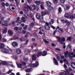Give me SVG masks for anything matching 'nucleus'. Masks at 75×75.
<instances>
[{
	"instance_id": "5fc2aeb1",
	"label": "nucleus",
	"mask_w": 75,
	"mask_h": 75,
	"mask_svg": "<svg viewBox=\"0 0 75 75\" xmlns=\"http://www.w3.org/2000/svg\"><path fill=\"white\" fill-rule=\"evenodd\" d=\"M55 50L56 51H58L59 52H60L61 51V50L60 49L58 48H56L55 49Z\"/></svg>"
},
{
	"instance_id": "c9c22d12",
	"label": "nucleus",
	"mask_w": 75,
	"mask_h": 75,
	"mask_svg": "<svg viewBox=\"0 0 75 75\" xmlns=\"http://www.w3.org/2000/svg\"><path fill=\"white\" fill-rule=\"evenodd\" d=\"M1 5H2V6L5 8V4L4 2H2L1 3Z\"/></svg>"
},
{
	"instance_id": "a18cd8bd",
	"label": "nucleus",
	"mask_w": 75,
	"mask_h": 75,
	"mask_svg": "<svg viewBox=\"0 0 75 75\" xmlns=\"http://www.w3.org/2000/svg\"><path fill=\"white\" fill-rule=\"evenodd\" d=\"M14 1L16 2V4L17 6H18L19 5V3L18 1V0H14Z\"/></svg>"
},
{
	"instance_id": "09e8293b",
	"label": "nucleus",
	"mask_w": 75,
	"mask_h": 75,
	"mask_svg": "<svg viewBox=\"0 0 75 75\" xmlns=\"http://www.w3.org/2000/svg\"><path fill=\"white\" fill-rule=\"evenodd\" d=\"M2 41L3 42H6L7 40L6 39L3 38L2 39Z\"/></svg>"
},
{
	"instance_id": "58836bf2",
	"label": "nucleus",
	"mask_w": 75,
	"mask_h": 75,
	"mask_svg": "<svg viewBox=\"0 0 75 75\" xmlns=\"http://www.w3.org/2000/svg\"><path fill=\"white\" fill-rule=\"evenodd\" d=\"M53 3L55 5H56L57 3V0H53Z\"/></svg>"
},
{
	"instance_id": "b1692460",
	"label": "nucleus",
	"mask_w": 75,
	"mask_h": 75,
	"mask_svg": "<svg viewBox=\"0 0 75 75\" xmlns=\"http://www.w3.org/2000/svg\"><path fill=\"white\" fill-rule=\"evenodd\" d=\"M7 32V28H5L3 30V33L4 34H6Z\"/></svg>"
},
{
	"instance_id": "f3484780",
	"label": "nucleus",
	"mask_w": 75,
	"mask_h": 75,
	"mask_svg": "<svg viewBox=\"0 0 75 75\" xmlns=\"http://www.w3.org/2000/svg\"><path fill=\"white\" fill-rule=\"evenodd\" d=\"M48 8H47L48 10L49 11H52L54 10V8L52 6H48Z\"/></svg>"
},
{
	"instance_id": "393cba45",
	"label": "nucleus",
	"mask_w": 75,
	"mask_h": 75,
	"mask_svg": "<svg viewBox=\"0 0 75 75\" xmlns=\"http://www.w3.org/2000/svg\"><path fill=\"white\" fill-rule=\"evenodd\" d=\"M56 38L57 39H58V40H57V41H58V42H59V43H61V38H60V37H59L58 36H57L56 37Z\"/></svg>"
},
{
	"instance_id": "412c9836",
	"label": "nucleus",
	"mask_w": 75,
	"mask_h": 75,
	"mask_svg": "<svg viewBox=\"0 0 75 75\" xmlns=\"http://www.w3.org/2000/svg\"><path fill=\"white\" fill-rule=\"evenodd\" d=\"M63 72L64 74V75H69L70 74V73L68 71H64Z\"/></svg>"
},
{
	"instance_id": "72a5a7b5",
	"label": "nucleus",
	"mask_w": 75,
	"mask_h": 75,
	"mask_svg": "<svg viewBox=\"0 0 75 75\" xmlns=\"http://www.w3.org/2000/svg\"><path fill=\"white\" fill-rule=\"evenodd\" d=\"M34 16V15H33V14L32 13H29V17H30V18H32Z\"/></svg>"
},
{
	"instance_id": "cd10ccee",
	"label": "nucleus",
	"mask_w": 75,
	"mask_h": 75,
	"mask_svg": "<svg viewBox=\"0 0 75 75\" xmlns=\"http://www.w3.org/2000/svg\"><path fill=\"white\" fill-rule=\"evenodd\" d=\"M22 66H23V64H21L20 63L17 64V67L20 68H22Z\"/></svg>"
},
{
	"instance_id": "1a4fd4ad",
	"label": "nucleus",
	"mask_w": 75,
	"mask_h": 75,
	"mask_svg": "<svg viewBox=\"0 0 75 75\" xmlns=\"http://www.w3.org/2000/svg\"><path fill=\"white\" fill-rule=\"evenodd\" d=\"M42 56H45L47 55V52L46 51H44L41 52Z\"/></svg>"
},
{
	"instance_id": "a19ab883",
	"label": "nucleus",
	"mask_w": 75,
	"mask_h": 75,
	"mask_svg": "<svg viewBox=\"0 0 75 75\" xmlns=\"http://www.w3.org/2000/svg\"><path fill=\"white\" fill-rule=\"evenodd\" d=\"M16 22L17 23H19L20 24H21L22 23V21H21L20 20H16Z\"/></svg>"
},
{
	"instance_id": "2eb2a0df",
	"label": "nucleus",
	"mask_w": 75,
	"mask_h": 75,
	"mask_svg": "<svg viewBox=\"0 0 75 75\" xmlns=\"http://www.w3.org/2000/svg\"><path fill=\"white\" fill-rule=\"evenodd\" d=\"M41 3H42L41 4V5H40V8H41V9H44V4L45 3L44 2H41Z\"/></svg>"
},
{
	"instance_id": "c756f323",
	"label": "nucleus",
	"mask_w": 75,
	"mask_h": 75,
	"mask_svg": "<svg viewBox=\"0 0 75 75\" xmlns=\"http://www.w3.org/2000/svg\"><path fill=\"white\" fill-rule=\"evenodd\" d=\"M4 44L2 43H0V48L2 49L3 48H4Z\"/></svg>"
},
{
	"instance_id": "e433bc0d",
	"label": "nucleus",
	"mask_w": 75,
	"mask_h": 75,
	"mask_svg": "<svg viewBox=\"0 0 75 75\" xmlns=\"http://www.w3.org/2000/svg\"><path fill=\"white\" fill-rule=\"evenodd\" d=\"M23 60H24V61L26 62L28 61V58H26L25 57H24V58H23Z\"/></svg>"
},
{
	"instance_id": "473e14b6",
	"label": "nucleus",
	"mask_w": 75,
	"mask_h": 75,
	"mask_svg": "<svg viewBox=\"0 0 75 75\" xmlns=\"http://www.w3.org/2000/svg\"><path fill=\"white\" fill-rule=\"evenodd\" d=\"M24 40L25 39H24V38H23L22 37H20V41L21 42H23L24 41Z\"/></svg>"
},
{
	"instance_id": "a878e982",
	"label": "nucleus",
	"mask_w": 75,
	"mask_h": 75,
	"mask_svg": "<svg viewBox=\"0 0 75 75\" xmlns=\"http://www.w3.org/2000/svg\"><path fill=\"white\" fill-rule=\"evenodd\" d=\"M64 17L66 18H68L69 17V14L68 13H65V15H64Z\"/></svg>"
},
{
	"instance_id": "f704fd0d",
	"label": "nucleus",
	"mask_w": 75,
	"mask_h": 75,
	"mask_svg": "<svg viewBox=\"0 0 75 75\" xmlns=\"http://www.w3.org/2000/svg\"><path fill=\"white\" fill-rule=\"evenodd\" d=\"M71 23L70 21H68L67 22H66V25L67 26H69L70 25Z\"/></svg>"
},
{
	"instance_id": "37998d69",
	"label": "nucleus",
	"mask_w": 75,
	"mask_h": 75,
	"mask_svg": "<svg viewBox=\"0 0 75 75\" xmlns=\"http://www.w3.org/2000/svg\"><path fill=\"white\" fill-rule=\"evenodd\" d=\"M44 42H45V44H48L49 43V41L45 40V39L44 40Z\"/></svg>"
},
{
	"instance_id": "39448f33",
	"label": "nucleus",
	"mask_w": 75,
	"mask_h": 75,
	"mask_svg": "<svg viewBox=\"0 0 75 75\" xmlns=\"http://www.w3.org/2000/svg\"><path fill=\"white\" fill-rule=\"evenodd\" d=\"M2 52L4 53H9V52L8 51V50L6 49V48H4L2 49L1 50Z\"/></svg>"
},
{
	"instance_id": "4468645a",
	"label": "nucleus",
	"mask_w": 75,
	"mask_h": 75,
	"mask_svg": "<svg viewBox=\"0 0 75 75\" xmlns=\"http://www.w3.org/2000/svg\"><path fill=\"white\" fill-rule=\"evenodd\" d=\"M61 44L62 45L63 44V43L65 41V38H62V39H61Z\"/></svg>"
},
{
	"instance_id": "4d7b16f0",
	"label": "nucleus",
	"mask_w": 75,
	"mask_h": 75,
	"mask_svg": "<svg viewBox=\"0 0 75 75\" xmlns=\"http://www.w3.org/2000/svg\"><path fill=\"white\" fill-rule=\"evenodd\" d=\"M28 26L27 25H25V26L23 28V29L25 30H26Z\"/></svg>"
},
{
	"instance_id": "9d476101",
	"label": "nucleus",
	"mask_w": 75,
	"mask_h": 75,
	"mask_svg": "<svg viewBox=\"0 0 75 75\" xmlns=\"http://www.w3.org/2000/svg\"><path fill=\"white\" fill-rule=\"evenodd\" d=\"M37 56L35 54H34L32 56V59L33 61H36L37 59Z\"/></svg>"
},
{
	"instance_id": "338daca9",
	"label": "nucleus",
	"mask_w": 75,
	"mask_h": 75,
	"mask_svg": "<svg viewBox=\"0 0 75 75\" xmlns=\"http://www.w3.org/2000/svg\"><path fill=\"white\" fill-rule=\"evenodd\" d=\"M51 27L53 29V30H55V27L54 26H53L52 25H51Z\"/></svg>"
},
{
	"instance_id": "e2e57ef3",
	"label": "nucleus",
	"mask_w": 75,
	"mask_h": 75,
	"mask_svg": "<svg viewBox=\"0 0 75 75\" xmlns=\"http://www.w3.org/2000/svg\"><path fill=\"white\" fill-rule=\"evenodd\" d=\"M57 61H59L60 59H59V56L58 55H57Z\"/></svg>"
},
{
	"instance_id": "6e6552de",
	"label": "nucleus",
	"mask_w": 75,
	"mask_h": 75,
	"mask_svg": "<svg viewBox=\"0 0 75 75\" xmlns=\"http://www.w3.org/2000/svg\"><path fill=\"white\" fill-rule=\"evenodd\" d=\"M16 52L17 54H20L21 53V50L20 49H17Z\"/></svg>"
},
{
	"instance_id": "13d9d810",
	"label": "nucleus",
	"mask_w": 75,
	"mask_h": 75,
	"mask_svg": "<svg viewBox=\"0 0 75 75\" xmlns=\"http://www.w3.org/2000/svg\"><path fill=\"white\" fill-rule=\"evenodd\" d=\"M14 30L16 31H17L18 30V27H16L14 28Z\"/></svg>"
},
{
	"instance_id": "9b49d317",
	"label": "nucleus",
	"mask_w": 75,
	"mask_h": 75,
	"mask_svg": "<svg viewBox=\"0 0 75 75\" xmlns=\"http://www.w3.org/2000/svg\"><path fill=\"white\" fill-rule=\"evenodd\" d=\"M8 34L9 35L12 36L13 35V32L11 30H9L8 31Z\"/></svg>"
},
{
	"instance_id": "a211bd4d",
	"label": "nucleus",
	"mask_w": 75,
	"mask_h": 75,
	"mask_svg": "<svg viewBox=\"0 0 75 75\" xmlns=\"http://www.w3.org/2000/svg\"><path fill=\"white\" fill-rule=\"evenodd\" d=\"M53 61L54 62V64H55L56 65H58V62H57V60L55 58V57H53Z\"/></svg>"
},
{
	"instance_id": "bb28decb",
	"label": "nucleus",
	"mask_w": 75,
	"mask_h": 75,
	"mask_svg": "<svg viewBox=\"0 0 75 75\" xmlns=\"http://www.w3.org/2000/svg\"><path fill=\"white\" fill-rule=\"evenodd\" d=\"M59 13H61V12H62V9L61 7H59V8L58 9Z\"/></svg>"
},
{
	"instance_id": "052dcab7",
	"label": "nucleus",
	"mask_w": 75,
	"mask_h": 75,
	"mask_svg": "<svg viewBox=\"0 0 75 75\" xmlns=\"http://www.w3.org/2000/svg\"><path fill=\"white\" fill-rule=\"evenodd\" d=\"M13 58L15 60H16L18 59V57L17 56H14Z\"/></svg>"
},
{
	"instance_id": "dca6fc26",
	"label": "nucleus",
	"mask_w": 75,
	"mask_h": 75,
	"mask_svg": "<svg viewBox=\"0 0 75 75\" xmlns=\"http://www.w3.org/2000/svg\"><path fill=\"white\" fill-rule=\"evenodd\" d=\"M59 33H63L64 31V30L62 28H59V29L58 30V31Z\"/></svg>"
},
{
	"instance_id": "7ed1b4c3",
	"label": "nucleus",
	"mask_w": 75,
	"mask_h": 75,
	"mask_svg": "<svg viewBox=\"0 0 75 75\" xmlns=\"http://www.w3.org/2000/svg\"><path fill=\"white\" fill-rule=\"evenodd\" d=\"M39 65V62H35V64H31L30 67L31 68L34 67H38Z\"/></svg>"
},
{
	"instance_id": "c85d7f7f",
	"label": "nucleus",
	"mask_w": 75,
	"mask_h": 75,
	"mask_svg": "<svg viewBox=\"0 0 75 75\" xmlns=\"http://www.w3.org/2000/svg\"><path fill=\"white\" fill-rule=\"evenodd\" d=\"M37 6H35L34 5H32V8L33 10H35V8Z\"/></svg>"
},
{
	"instance_id": "f257e3e1",
	"label": "nucleus",
	"mask_w": 75,
	"mask_h": 75,
	"mask_svg": "<svg viewBox=\"0 0 75 75\" xmlns=\"http://www.w3.org/2000/svg\"><path fill=\"white\" fill-rule=\"evenodd\" d=\"M24 5V10L25 12H27L28 10H31V8L26 3H25L23 4Z\"/></svg>"
},
{
	"instance_id": "ea45409f",
	"label": "nucleus",
	"mask_w": 75,
	"mask_h": 75,
	"mask_svg": "<svg viewBox=\"0 0 75 75\" xmlns=\"http://www.w3.org/2000/svg\"><path fill=\"white\" fill-rule=\"evenodd\" d=\"M69 18H70L71 20H73L74 18V17L73 15H70L69 17Z\"/></svg>"
},
{
	"instance_id": "0eeeda50",
	"label": "nucleus",
	"mask_w": 75,
	"mask_h": 75,
	"mask_svg": "<svg viewBox=\"0 0 75 75\" xmlns=\"http://www.w3.org/2000/svg\"><path fill=\"white\" fill-rule=\"evenodd\" d=\"M37 57H41V56H42V54L41 53V51H39L37 54H36V55Z\"/></svg>"
},
{
	"instance_id": "7c9ffc66",
	"label": "nucleus",
	"mask_w": 75,
	"mask_h": 75,
	"mask_svg": "<svg viewBox=\"0 0 75 75\" xmlns=\"http://www.w3.org/2000/svg\"><path fill=\"white\" fill-rule=\"evenodd\" d=\"M31 71V69L30 68L27 69L25 70V71H26V72L27 73H29L30 72V71Z\"/></svg>"
},
{
	"instance_id": "423d86ee",
	"label": "nucleus",
	"mask_w": 75,
	"mask_h": 75,
	"mask_svg": "<svg viewBox=\"0 0 75 75\" xmlns=\"http://www.w3.org/2000/svg\"><path fill=\"white\" fill-rule=\"evenodd\" d=\"M12 46L15 47H17L18 46V44L16 42H13L11 44Z\"/></svg>"
},
{
	"instance_id": "de8ad7c7",
	"label": "nucleus",
	"mask_w": 75,
	"mask_h": 75,
	"mask_svg": "<svg viewBox=\"0 0 75 75\" xmlns=\"http://www.w3.org/2000/svg\"><path fill=\"white\" fill-rule=\"evenodd\" d=\"M2 25H3L4 26H8V24L7 23H5L4 24V23L2 24Z\"/></svg>"
},
{
	"instance_id": "6e6d98bb",
	"label": "nucleus",
	"mask_w": 75,
	"mask_h": 75,
	"mask_svg": "<svg viewBox=\"0 0 75 75\" xmlns=\"http://www.w3.org/2000/svg\"><path fill=\"white\" fill-rule=\"evenodd\" d=\"M41 35L42 36V37H46L45 33H42V35Z\"/></svg>"
},
{
	"instance_id": "5701e85b",
	"label": "nucleus",
	"mask_w": 75,
	"mask_h": 75,
	"mask_svg": "<svg viewBox=\"0 0 75 75\" xmlns=\"http://www.w3.org/2000/svg\"><path fill=\"white\" fill-rule=\"evenodd\" d=\"M72 40V37L71 36H69L67 37L66 40L67 41H71Z\"/></svg>"
},
{
	"instance_id": "aec40b11",
	"label": "nucleus",
	"mask_w": 75,
	"mask_h": 75,
	"mask_svg": "<svg viewBox=\"0 0 75 75\" xmlns=\"http://www.w3.org/2000/svg\"><path fill=\"white\" fill-rule=\"evenodd\" d=\"M68 21V20H64V19H61V21L62 22V23L64 24L65 23H67V21Z\"/></svg>"
},
{
	"instance_id": "680f3d73",
	"label": "nucleus",
	"mask_w": 75,
	"mask_h": 75,
	"mask_svg": "<svg viewBox=\"0 0 75 75\" xmlns=\"http://www.w3.org/2000/svg\"><path fill=\"white\" fill-rule=\"evenodd\" d=\"M31 27H33L34 25V24L33 23H31L30 25Z\"/></svg>"
},
{
	"instance_id": "ddd939ff",
	"label": "nucleus",
	"mask_w": 75,
	"mask_h": 75,
	"mask_svg": "<svg viewBox=\"0 0 75 75\" xmlns=\"http://www.w3.org/2000/svg\"><path fill=\"white\" fill-rule=\"evenodd\" d=\"M46 3L47 6L48 7L51 6V5H52V3H51V2L50 1H47Z\"/></svg>"
},
{
	"instance_id": "0e129e2a",
	"label": "nucleus",
	"mask_w": 75,
	"mask_h": 75,
	"mask_svg": "<svg viewBox=\"0 0 75 75\" xmlns=\"http://www.w3.org/2000/svg\"><path fill=\"white\" fill-rule=\"evenodd\" d=\"M69 58L70 59H72L73 58V57L72 56H71L70 55H69Z\"/></svg>"
},
{
	"instance_id": "f8f14e48",
	"label": "nucleus",
	"mask_w": 75,
	"mask_h": 75,
	"mask_svg": "<svg viewBox=\"0 0 75 75\" xmlns=\"http://www.w3.org/2000/svg\"><path fill=\"white\" fill-rule=\"evenodd\" d=\"M40 30V31H41L42 32H46V31H45V28H43L40 27L38 28Z\"/></svg>"
},
{
	"instance_id": "774afa93",
	"label": "nucleus",
	"mask_w": 75,
	"mask_h": 75,
	"mask_svg": "<svg viewBox=\"0 0 75 75\" xmlns=\"http://www.w3.org/2000/svg\"><path fill=\"white\" fill-rule=\"evenodd\" d=\"M43 33H42V32L41 31H39V34L40 35H42Z\"/></svg>"
},
{
	"instance_id": "6ab92c4d",
	"label": "nucleus",
	"mask_w": 75,
	"mask_h": 75,
	"mask_svg": "<svg viewBox=\"0 0 75 75\" xmlns=\"http://www.w3.org/2000/svg\"><path fill=\"white\" fill-rule=\"evenodd\" d=\"M13 39L14 40H18L19 37L17 35H14L13 36Z\"/></svg>"
},
{
	"instance_id": "f03ea898",
	"label": "nucleus",
	"mask_w": 75,
	"mask_h": 75,
	"mask_svg": "<svg viewBox=\"0 0 75 75\" xmlns=\"http://www.w3.org/2000/svg\"><path fill=\"white\" fill-rule=\"evenodd\" d=\"M36 17L37 19L40 20V21H43V16L40 15L39 13H36Z\"/></svg>"
},
{
	"instance_id": "3c124183",
	"label": "nucleus",
	"mask_w": 75,
	"mask_h": 75,
	"mask_svg": "<svg viewBox=\"0 0 75 75\" xmlns=\"http://www.w3.org/2000/svg\"><path fill=\"white\" fill-rule=\"evenodd\" d=\"M65 0H60V1L61 3L64 4V3L65 2Z\"/></svg>"
},
{
	"instance_id": "69168bd1",
	"label": "nucleus",
	"mask_w": 75,
	"mask_h": 75,
	"mask_svg": "<svg viewBox=\"0 0 75 75\" xmlns=\"http://www.w3.org/2000/svg\"><path fill=\"white\" fill-rule=\"evenodd\" d=\"M9 5V4L8 2H6L5 4V5L6 6H8V5Z\"/></svg>"
},
{
	"instance_id": "8fccbe9b",
	"label": "nucleus",
	"mask_w": 75,
	"mask_h": 75,
	"mask_svg": "<svg viewBox=\"0 0 75 75\" xmlns=\"http://www.w3.org/2000/svg\"><path fill=\"white\" fill-rule=\"evenodd\" d=\"M1 64L3 65H6L7 64V63L5 62H1Z\"/></svg>"
},
{
	"instance_id": "2f4dec72",
	"label": "nucleus",
	"mask_w": 75,
	"mask_h": 75,
	"mask_svg": "<svg viewBox=\"0 0 75 75\" xmlns=\"http://www.w3.org/2000/svg\"><path fill=\"white\" fill-rule=\"evenodd\" d=\"M44 27L45 28V29L47 30H49L50 29V26H45Z\"/></svg>"
},
{
	"instance_id": "c03bdc74",
	"label": "nucleus",
	"mask_w": 75,
	"mask_h": 75,
	"mask_svg": "<svg viewBox=\"0 0 75 75\" xmlns=\"http://www.w3.org/2000/svg\"><path fill=\"white\" fill-rule=\"evenodd\" d=\"M50 24H49L47 22H45V26H50Z\"/></svg>"
},
{
	"instance_id": "bf43d9fd",
	"label": "nucleus",
	"mask_w": 75,
	"mask_h": 75,
	"mask_svg": "<svg viewBox=\"0 0 75 75\" xmlns=\"http://www.w3.org/2000/svg\"><path fill=\"white\" fill-rule=\"evenodd\" d=\"M35 9L37 10V11H38L39 10V6H37V7H36L35 8Z\"/></svg>"
},
{
	"instance_id": "4c0bfd02",
	"label": "nucleus",
	"mask_w": 75,
	"mask_h": 75,
	"mask_svg": "<svg viewBox=\"0 0 75 75\" xmlns=\"http://www.w3.org/2000/svg\"><path fill=\"white\" fill-rule=\"evenodd\" d=\"M28 40L27 39L26 40V42L24 43V45H27V44H28Z\"/></svg>"
},
{
	"instance_id": "603ef678",
	"label": "nucleus",
	"mask_w": 75,
	"mask_h": 75,
	"mask_svg": "<svg viewBox=\"0 0 75 75\" xmlns=\"http://www.w3.org/2000/svg\"><path fill=\"white\" fill-rule=\"evenodd\" d=\"M21 64L24 66H25L26 64V63L24 62H21Z\"/></svg>"
},
{
	"instance_id": "79ce46f5",
	"label": "nucleus",
	"mask_w": 75,
	"mask_h": 75,
	"mask_svg": "<svg viewBox=\"0 0 75 75\" xmlns=\"http://www.w3.org/2000/svg\"><path fill=\"white\" fill-rule=\"evenodd\" d=\"M54 20H53V19L52 20V21H50V22H49V23H50V25H51V24H53V23H54Z\"/></svg>"
},
{
	"instance_id": "20e7f679",
	"label": "nucleus",
	"mask_w": 75,
	"mask_h": 75,
	"mask_svg": "<svg viewBox=\"0 0 75 75\" xmlns=\"http://www.w3.org/2000/svg\"><path fill=\"white\" fill-rule=\"evenodd\" d=\"M42 15V16H44L46 15H49L50 14V12L49 11H42L41 13Z\"/></svg>"
},
{
	"instance_id": "49530a36",
	"label": "nucleus",
	"mask_w": 75,
	"mask_h": 75,
	"mask_svg": "<svg viewBox=\"0 0 75 75\" xmlns=\"http://www.w3.org/2000/svg\"><path fill=\"white\" fill-rule=\"evenodd\" d=\"M33 36L35 37V38H38V36L35 33H33Z\"/></svg>"
},
{
	"instance_id": "4be33fe9",
	"label": "nucleus",
	"mask_w": 75,
	"mask_h": 75,
	"mask_svg": "<svg viewBox=\"0 0 75 75\" xmlns=\"http://www.w3.org/2000/svg\"><path fill=\"white\" fill-rule=\"evenodd\" d=\"M35 3L37 4V6H39V5H40V3H41V2L40 1H35Z\"/></svg>"
},
{
	"instance_id": "864d4df0",
	"label": "nucleus",
	"mask_w": 75,
	"mask_h": 75,
	"mask_svg": "<svg viewBox=\"0 0 75 75\" xmlns=\"http://www.w3.org/2000/svg\"><path fill=\"white\" fill-rule=\"evenodd\" d=\"M25 18L24 17H22L21 20L22 21H23V22H25Z\"/></svg>"
}]
</instances>
